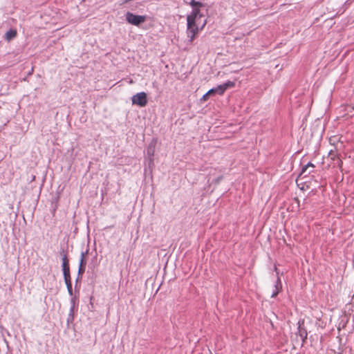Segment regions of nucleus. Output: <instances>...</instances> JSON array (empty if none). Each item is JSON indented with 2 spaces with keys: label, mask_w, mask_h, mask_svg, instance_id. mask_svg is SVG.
Listing matches in <instances>:
<instances>
[{
  "label": "nucleus",
  "mask_w": 354,
  "mask_h": 354,
  "mask_svg": "<svg viewBox=\"0 0 354 354\" xmlns=\"http://www.w3.org/2000/svg\"><path fill=\"white\" fill-rule=\"evenodd\" d=\"M203 17V15L201 14L200 10L196 8L192 10L191 14L187 17V34L190 42H193L198 32L203 30L206 25L207 20L205 19H203L202 23L200 21Z\"/></svg>",
  "instance_id": "f257e3e1"
},
{
  "label": "nucleus",
  "mask_w": 354,
  "mask_h": 354,
  "mask_svg": "<svg viewBox=\"0 0 354 354\" xmlns=\"http://www.w3.org/2000/svg\"><path fill=\"white\" fill-rule=\"evenodd\" d=\"M126 20L129 24L138 26L146 21V16L136 15L128 12L126 14Z\"/></svg>",
  "instance_id": "f03ea898"
},
{
  "label": "nucleus",
  "mask_w": 354,
  "mask_h": 354,
  "mask_svg": "<svg viewBox=\"0 0 354 354\" xmlns=\"http://www.w3.org/2000/svg\"><path fill=\"white\" fill-rule=\"evenodd\" d=\"M133 104H136L140 107H144L147 104V95L145 92H140L133 95L131 97Z\"/></svg>",
  "instance_id": "7ed1b4c3"
},
{
  "label": "nucleus",
  "mask_w": 354,
  "mask_h": 354,
  "mask_svg": "<svg viewBox=\"0 0 354 354\" xmlns=\"http://www.w3.org/2000/svg\"><path fill=\"white\" fill-rule=\"evenodd\" d=\"M328 158L333 161V167H341L342 165V161L339 158L337 153L336 151H330L328 155Z\"/></svg>",
  "instance_id": "20e7f679"
},
{
  "label": "nucleus",
  "mask_w": 354,
  "mask_h": 354,
  "mask_svg": "<svg viewBox=\"0 0 354 354\" xmlns=\"http://www.w3.org/2000/svg\"><path fill=\"white\" fill-rule=\"evenodd\" d=\"M62 269L64 276L70 275V267L69 263L67 258L66 254L63 251V257H62Z\"/></svg>",
  "instance_id": "39448f33"
},
{
  "label": "nucleus",
  "mask_w": 354,
  "mask_h": 354,
  "mask_svg": "<svg viewBox=\"0 0 354 354\" xmlns=\"http://www.w3.org/2000/svg\"><path fill=\"white\" fill-rule=\"evenodd\" d=\"M223 89L224 88L219 86H216V88H212L207 91V95H209L210 96L212 95H214L216 93L222 95L223 94Z\"/></svg>",
  "instance_id": "423d86ee"
},
{
  "label": "nucleus",
  "mask_w": 354,
  "mask_h": 354,
  "mask_svg": "<svg viewBox=\"0 0 354 354\" xmlns=\"http://www.w3.org/2000/svg\"><path fill=\"white\" fill-rule=\"evenodd\" d=\"M17 33L16 30L10 29L6 33V36H5L6 39L7 41H10L11 39H12L13 38H15L17 36Z\"/></svg>",
  "instance_id": "0eeeda50"
},
{
  "label": "nucleus",
  "mask_w": 354,
  "mask_h": 354,
  "mask_svg": "<svg viewBox=\"0 0 354 354\" xmlns=\"http://www.w3.org/2000/svg\"><path fill=\"white\" fill-rule=\"evenodd\" d=\"M85 254L84 253H82L81 259L80 263L79 272H84L86 267V261H85Z\"/></svg>",
  "instance_id": "6e6552de"
},
{
  "label": "nucleus",
  "mask_w": 354,
  "mask_h": 354,
  "mask_svg": "<svg viewBox=\"0 0 354 354\" xmlns=\"http://www.w3.org/2000/svg\"><path fill=\"white\" fill-rule=\"evenodd\" d=\"M275 288H276V291L272 293V297H276L278 295V293L281 290L282 285H281V280L279 278H277L276 285H275Z\"/></svg>",
  "instance_id": "1a4fd4ad"
},
{
  "label": "nucleus",
  "mask_w": 354,
  "mask_h": 354,
  "mask_svg": "<svg viewBox=\"0 0 354 354\" xmlns=\"http://www.w3.org/2000/svg\"><path fill=\"white\" fill-rule=\"evenodd\" d=\"M189 5L193 8V10L194 9H199L203 6V4L201 2L196 1L195 0H192L189 3Z\"/></svg>",
  "instance_id": "9d476101"
},
{
  "label": "nucleus",
  "mask_w": 354,
  "mask_h": 354,
  "mask_svg": "<svg viewBox=\"0 0 354 354\" xmlns=\"http://www.w3.org/2000/svg\"><path fill=\"white\" fill-rule=\"evenodd\" d=\"M219 86H221V87L224 88V89H223V93H225V91L228 88L234 87V82H232L228 81V82H225V84H223L219 85Z\"/></svg>",
  "instance_id": "9b49d317"
},
{
  "label": "nucleus",
  "mask_w": 354,
  "mask_h": 354,
  "mask_svg": "<svg viewBox=\"0 0 354 354\" xmlns=\"http://www.w3.org/2000/svg\"><path fill=\"white\" fill-rule=\"evenodd\" d=\"M314 167H315V165L313 163H311V162L308 163L305 167H303V169L301 170V174L307 172V171L309 168L313 169Z\"/></svg>",
  "instance_id": "f8f14e48"
},
{
  "label": "nucleus",
  "mask_w": 354,
  "mask_h": 354,
  "mask_svg": "<svg viewBox=\"0 0 354 354\" xmlns=\"http://www.w3.org/2000/svg\"><path fill=\"white\" fill-rule=\"evenodd\" d=\"M299 333H300V335L301 337H304V338H306L307 337V332L306 330H303L301 328V324H300V322H299Z\"/></svg>",
  "instance_id": "ddd939ff"
},
{
  "label": "nucleus",
  "mask_w": 354,
  "mask_h": 354,
  "mask_svg": "<svg viewBox=\"0 0 354 354\" xmlns=\"http://www.w3.org/2000/svg\"><path fill=\"white\" fill-rule=\"evenodd\" d=\"M345 110L351 113V115H354V106L347 105L345 106Z\"/></svg>",
  "instance_id": "4468645a"
},
{
  "label": "nucleus",
  "mask_w": 354,
  "mask_h": 354,
  "mask_svg": "<svg viewBox=\"0 0 354 354\" xmlns=\"http://www.w3.org/2000/svg\"><path fill=\"white\" fill-rule=\"evenodd\" d=\"M154 147L155 146L154 145H150L148 147V149H147V153L150 156H153V153H154Z\"/></svg>",
  "instance_id": "2eb2a0df"
},
{
  "label": "nucleus",
  "mask_w": 354,
  "mask_h": 354,
  "mask_svg": "<svg viewBox=\"0 0 354 354\" xmlns=\"http://www.w3.org/2000/svg\"><path fill=\"white\" fill-rule=\"evenodd\" d=\"M64 277V281H65L66 285L71 283V275H65Z\"/></svg>",
  "instance_id": "dca6fc26"
},
{
  "label": "nucleus",
  "mask_w": 354,
  "mask_h": 354,
  "mask_svg": "<svg viewBox=\"0 0 354 354\" xmlns=\"http://www.w3.org/2000/svg\"><path fill=\"white\" fill-rule=\"evenodd\" d=\"M209 96L210 95H207V92L205 95H203V97H201V100L203 101V102H205V101H207L209 99Z\"/></svg>",
  "instance_id": "f3484780"
},
{
  "label": "nucleus",
  "mask_w": 354,
  "mask_h": 354,
  "mask_svg": "<svg viewBox=\"0 0 354 354\" xmlns=\"http://www.w3.org/2000/svg\"><path fill=\"white\" fill-rule=\"evenodd\" d=\"M66 286H67V288L69 290V292H71L72 291V283L67 284Z\"/></svg>",
  "instance_id": "a211bd4d"
}]
</instances>
